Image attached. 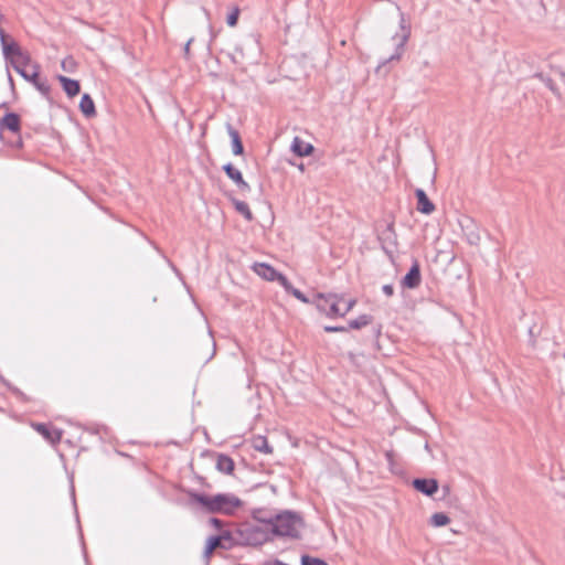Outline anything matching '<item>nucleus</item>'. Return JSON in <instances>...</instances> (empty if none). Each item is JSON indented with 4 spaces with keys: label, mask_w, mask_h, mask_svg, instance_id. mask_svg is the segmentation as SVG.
Returning a JSON list of instances; mask_svg holds the SVG:
<instances>
[{
    "label": "nucleus",
    "mask_w": 565,
    "mask_h": 565,
    "mask_svg": "<svg viewBox=\"0 0 565 565\" xmlns=\"http://www.w3.org/2000/svg\"><path fill=\"white\" fill-rule=\"evenodd\" d=\"M191 501L200 504L206 512L231 514L242 505L239 498L232 493L209 495L192 493Z\"/></svg>",
    "instance_id": "nucleus-1"
},
{
    "label": "nucleus",
    "mask_w": 565,
    "mask_h": 565,
    "mask_svg": "<svg viewBox=\"0 0 565 565\" xmlns=\"http://www.w3.org/2000/svg\"><path fill=\"white\" fill-rule=\"evenodd\" d=\"M269 524L275 535L297 539L303 526V521L297 513L285 511L273 518Z\"/></svg>",
    "instance_id": "nucleus-2"
},
{
    "label": "nucleus",
    "mask_w": 565,
    "mask_h": 565,
    "mask_svg": "<svg viewBox=\"0 0 565 565\" xmlns=\"http://www.w3.org/2000/svg\"><path fill=\"white\" fill-rule=\"evenodd\" d=\"M8 39L9 36L0 26V42L4 57L10 60L11 63L15 61L19 64L29 65L31 63L30 54L24 52L17 42H9Z\"/></svg>",
    "instance_id": "nucleus-3"
},
{
    "label": "nucleus",
    "mask_w": 565,
    "mask_h": 565,
    "mask_svg": "<svg viewBox=\"0 0 565 565\" xmlns=\"http://www.w3.org/2000/svg\"><path fill=\"white\" fill-rule=\"evenodd\" d=\"M25 66L26 65L19 64L18 62L12 61V67L14 68V71L19 73L25 81L32 83L35 86V88L47 98L50 95L51 87L46 79H41L39 77L40 66L36 63L33 64L31 73L25 70Z\"/></svg>",
    "instance_id": "nucleus-4"
},
{
    "label": "nucleus",
    "mask_w": 565,
    "mask_h": 565,
    "mask_svg": "<svg viewBox=\"0 0 565 565\" xmlns=\"http://www.w3.org/2000/svg\"><path fill=\"white\" fill-rule=\"evenodd\" d=\"M32 427L53 445L62 439V431L55 427L42 423H35Z\"/></svg>",
    "instance_id": "nucleus-5"
},
{
    "label": "nucleus",
    "mask_w": 565,
    "mask_h": 565,
    "mask_svg": "<svg viewBox=\"0 0 565 565\" xmlns=\"http://www.w3.org/2000/svg\"><path fill=\"white\" fill-rule=\"evenodd\" d=\"M254 271L260 276L262 278L268 280V281H279L281 285V278H286L282 274L278 273L274 267L265 264V263H257L254 265Z\"/></svg>",
    "instance_id": "nucleus-6"
},
{
    "label": "nucleus",
    "mask_w": 565,
    "mask_h": 565,
    "mask_svg": "<svg viewBox=\"0 0 565 565\" xmlns=\"http://www.w3.org/2000/svg\"><path fill=\"white\" fill-rule=\"evenodd\" d=\"M226 175L237 185L242 192H249L250 185L243 179L242 172L236 169L232 163L223 167Z\"/></svg>",
    "instance_id": "nucleus-7"
},
{
    "label": "nucleus",
    "mask_w": 565,
    "mask_h": 565,
    "mask_svg": "<svg viewBox=\"0 0 565 565\" xmlns=\"http://www.w3.org/2000/svg\"><path fill=\"white\" fill-rule=\"evenodd\" d=\"M422 281L420 268L417 262H414L409 271L405 275L402 280V285L406 288L414 289L419 286Z\"/></svg>",
    "instance_id": "nucleus-8"
},
{
    "label": "nucleus",
    "mask_w": 565,
    "mask_h": 565,
    "mask_svg": "<svg viewBox=\"0 0 565 565\" xmlns=\"http://www.w3.org/2000/svg\"><path fill=\"white\" fill-rule=\"evenodd\" d=\"M413 487L417 491L431 497L438 491V481L436 479H414Z\"/></svg>",
    "instance_id": "nucleus-9"
},
{
    "label": "nucleus",
    "mask_w": 565,
    "mask_h": 565,
    "mask_svg": "<svg viewBox=\"0 0 565 565\" xmlns=\"http://www.w3.org/2000/svg\"><path fill=\"white\" fill-rule=\"evenodd\" d=\"M415 195L417 199V210L420 213L429 215L435 211L434 203L428 199L426 192L423 189H416Z\"/></svg>",
    "instance_id": "nucleus-10"
},
{
    "label": "nucleus",
    "mask_w": 565,
    "mask_h": 565,
    "mask_svg": "<svg viewBox=\"0 0 565 565\" xmlns=\"http://www.w3.org/2000/svg\"><path fill=\"white\" fill-rule=\"evenodd\" d=\"M230 539V534L228 533H224L222 535H218V536H211L209 537L207 542H206V545H205V548H204V557L206 559H209L212 555V553L218 548V547H224L223 545V541L225 540H228Z\"/></svg>",
    "instance_id": "nucleus-11"
},
{
    "label": "nucleus",
    "mask_w": 565,
    "mask_h": 565,
    "mask_svg": "<svg viewBox=\"0 0 565 565\" xmlns=\"http://www.w3.org/2000/svg\"><path fill=\"white\" fill-rule=\"evenodd\" d=\"M56 78L62 84V87L68 97H74L79 93L81 86L78 81L68 78L64 75H57Z\"/></svg>",
    "instance_id": "nucleus-12"
},
{
    "label": "nucleus",
    "mask_w": 565,
    "mask_h": 565,
    "mask_svg": "<svg viewBox=\"0 0 565 565\" xmlns=\"http://www.w3.org/2000/svg\"><path fill=\"white\" fill-rule=\"evenodd\" d=\"M291 151L299 157H305L313 151V146L305 142L300 137H295L291 142Z\"/></svg>",
    "instance_id": "nucleus-13"
},
{
    "label": "nucleus",
    "mask_w": 565,
    "mask_h": 565,
    "mask_svg": "<svg viewBox=\"0 0 565 565\" xmlns=\"http://www.w3.org/2000/svg\"><path fill=\"white\" fill-rule=\"evenodd\" d=\"M318 299L323 300L324 302L329 303V308H328V311H327V315L329 317H333V316H337V315L341 316L343 310H341L340 307H339V300L340 299L338 298V296H335V295L324 296L322 294H319L318 295Z\"/></svg>",
    "instance_id": "nucleus-14"
},
{
    "label": "nucleus",
    "mask_w": 565,
    "mask_h": 565,
    "mask_svg": "<svg viewBox=\"0 0 565 565\" xmlns=\"http://www.w3.org/2000/svg\"><path fill=\"white\" fill-rule=\"evenodd\" d=\"M244 50H249L257 52L258 51V42L254 35H248L245 38L239 45L235 47V54L239 56H245Z\"/></svg>",
    "instance_id": "nucleus-15"
},
{
    "label": "nucleus",
    "mask_w": 565,
    "mask_h": 565,
    "mask_svg": "<svg viewBox=\"0 0 565 565\" xmlns=\"http://www.w3.org/2000/svg\"><path fill=\"white\" fill-rule=\"evenodd\" d=\"M79 109L83 115L87 118H92L96 115L95 104L88 94H84L79 102Z\"/></svg>",
    "instance_id": "nucleus-16"
},
{
    "label": "nucleus",
    "mask_w": 565,
    "mask_h": 565,
    "mask_svg": "<svg viewBox=\"0 0 565 565\" xmlns=\"http://www.w3.org/2000/svg\"><path fill=\"white\" fill-rule=\"evenodd\" d=\"M1 128H6L12 132H19L20 117L14 113L7 114L1 121Z\"/></svg>",
    "instance_id": "nucleus-17"
},
{
    "label": "nucleus",
    "mask_w": 565,
    "mask_h": 565,
    "mask_svg": "<svg viewBox=\"0 0 565 565\" xmlns=\"http://www.w3.org/2000/svg\"><path fill=\"white\" fill-rule=\"evenodd\" d=\"M227 132L232 140V150L233 153L239 156L243 153L244 148L241 140V136L236 129H234L231 125H227Z\"/></svg>",
    "instance_id": "nucleus-18"
},
{
    "label": "nucleus",
    "mask_w": 565,
    "mask_h": 565,
    "mask_svg": "<svg viewBox=\"0 0 565 565\" xmlns=\"http://www.w3.org/2000/svg\"><path fill=\"white\" fill-rule=\"evenodd\" d=\"M216 468L223 473L231 475L234 470V461L226 455H218L216 460Z\"/></svg>",
    "instance_id": "nucleus-19"
},
{
    "label": "nucleus",
    "mask_w": 565,
    "mask_h": 565,
    "mask_svg": "<svg viewBox=\"0 0 565 565\" xmlns=\"http://www.w3.org/2000/svg\"><path fill=\"white\" fill-rule=\"evenodd\" d=\"M253 448L259 452L271 454L273 447L264 436H255L252 440Z\"/></svg>",
    "instance_id": "nucleus-20"
},
{
    "label": "nucleus",
    "mask_w": 565,
    "mask_h": 565,
    "mask_svg": "<svg viewBox=\"0 0 565 565\" xmlns=\"http://www.w3.org/2000/svg\"><path fill=\"white\" fill-rule=\"evenodd\" d=\"M281 286L286 292L292 295L295 298L303 303H309V299L297 288H295L287 278H281Z\"/></svg>",
    "instance_id": "nucleus-21"
},
{
    "label": "nucleus",
    "mask_w": 565,
    "mask_h": 565,
    "mask_svg": "<svg viewBox=\"0 0 565 565\" xmlns=\"http://www.w3.org/2000/svg\"><path fill=\"white\" fill-rule=\"evenodd\" d=\"M235 210L242 214L247 221H252L253 220V213L252 211L249 210V206L247 203H245L244 201H239L237 199H232L231 200Z\"/></svg>",
    "instance_id": "nucleus-22"
},
{
    "label": "nucleus",
    "mask_w": 565,
    "mask_h": 565,
    "mask_svg": "<svg viewBox=\"0 0 565 565\" xmlns=\"http://www.w3.org/2000/svg\"><path fill=\"white\" fill-rule=\"evenodd\" d=\"M408 39V33H404L402 34L401 36H398V41H397V47H396V51L393 55H391L387 60H385L384 64L387 63V62H391V61H398L401 58V55L404 51V45L406 43Z\"/></svg>",
    "instance_id": "nucleus-23"
},
{
    "label": "nucleus",
    "mask_w": 565,
    "mask_h": 565,
    "mask_svg": "<svg viewBox=\"0 0 565 565\" xmlns=\"http://www.w3.org/2000/svg\"><path fill=\"white\" fill-rule=\"evenodd\" d=\"M449 522H450V518L443 512L434 513L430 518V524L435 527L445 526Z\"/></svg>",
    "instance_id": "nucleus-24"
},
{
    "label": "nucleus",
    "mask_w": 565,
    "mask_h": 565,
    "mask_svg": "<svg viewBox=\"0 0 565 565\" xmlns=\"http://www.w3.org/2000/svg\"><path fill=\"white\" fill-rule=\"evenodd\" d=\"M372 322V317L369 316V315H362L360 317H358L356 319L354 320H351L349 322V327L351 329H361L363 327H366L367 324H370Z\"/></svg>",
    "instance_id": "nucleus-25"
},
{
    "label": "nucleus",
    "mask_w": 565,
    "mask_h": 565,
    "mask_svg": "<svg viewBox=\"0 0 565 565\" xmlns=\"http://www.w3.org/2000/svg\"><path fill=\"white\" fill-rule=\"evenodd\" d=\"M301 565H328V563L318 557L303 555L301 557Z\"/></svg>",
    "instance_id": "nucleus-26"
},
{
    "label": "nucleus",
    "mask_w": 565,
    "mask_h": 565,
    "mask_svg": "<svg viewBox=\"0 0 565 565\" xmlns=\"http://www.w3.org/2000/svg\"><path fill=\"white\" fill-rule=\"evenodd\" d=\"M61 66H62L63 71H65L67 73H72L76 68V62L74 61L73 57L68 56L62 61Z\"/></svg>",
    "instance_id": "nucleus-27"
},
{
    "label": "nucleus",
    "mask_w": 565,
    "mask_h": 565,
    "mask_svg": "<svg viewBox=\"0 0 565 565\" xmlns=\"http://www.w3.org/2000/svg\"><path fill=\"white\" fill-rule=\"evenodd\" d=\"M238 17H239V9L238 8H234L232 10V12L226 18L227 24L230 26H235L237 24Z\"/></svg>",
    "instance_id": "nucleus-28"
},
{
    "label": "nucleus",
    "mask_w": 565,
    "mask_h": 565,
    "mask_svg": "<svg viewBox=\"0 0 565 565\" xmlns=\"http://www.w3.org/2000/svg\"><path fill=\"white\" fill-rule=\"evenodd\" d=\"M541 78L543 79V82L545 83V85L554 93V94H558V89L554 83V81L552 78H544L543 76H541Z\"/></svg>",
    "instance_id": "nucleus-29"
},
{
    "label": "nucleus",
    "mask_w": 565,
    "mask_h": 565,
    "mask_svg": "<svg viewBox=\"0 0 565 565\" xmlns=\"http://www.w3.org/2000/svg\"><path fill=\"white\" fill-rule=\"evenodd\" d=\"M324 331L328 333L344 332V331H347V328L345 327L326 326Z\"/></svg>",
    "instance_id": "nucleus-30"
},
{
    "label": "nucleus",
    "mask_w": 565,
    "mask_h": 565,
    "mask_svg": "<svg viewBox=\"0 0 565 565\" xmlns=\"http://www.w3.org/2000/svg\"><path fill=\"white\" fill-rule=\"evenodd\" d=\"M382 290H383L384 295L387 296V297H391L394 294V288H393L392 285H384L382 287Z\"/></svg>",
    "instance_id": "nucleus-31"
},
{
    "label": "nucleus",
    "mask_w": 565,
    "mask_h": 565,
    "mask_svg": "<svg viewBox=\"0 0 565 565\" xmlns=\"http://www.w3.org/2000/svg\"><path fill=\"white\" fill-rule=\"evenodd\" d=\"M354 305H355V300L354 299L349 300L347 306H345V308H344V310L342 311L341 316L342 317L345 316L354 307Z\"/></svg>",
    "instance_id": "nucleus-32"
},
{
    "label": "nucleus",
    "mask_w": 565,
    "mask_h": 565,
    "mask_svg": "<svg viewBox=\"0 0 565 565\" xmlns=\"http://www.w3.org/2000/svg\"><path fill=\"white\" fill-rule=\"evenodd\" d=\"M317 307H318L319 310L324 311L327 313L328 308H329V303H327L323 300L319 299V302H318Z\"/></svg>",
    "instance_id": "nucleus-33"
},
{
    "label": "nucleus",
    "mask_w": 565,
    "mask_h": 565,
    "mask_svg": "<svg viewBox=\"0 0 565 565\" xmlns=\"http://www.w3.org/2000/svg\"><path fill=\"white\" fill-rule=\"evenodd\" d=\"M211 523L216 526V527H220L221 524H222V521L220 519H216V518H212L211 519Z\"/></svg>",
    "instance_id": "nucleus-34"
},
{
    "label": "nucleus",
    "mask_w": 565,
    "mask_h": 565,
    "mask_svg": "<svg viewBox=\"0 0 565 565\" xmlns=\"http://www.w3.org/2000/svg\"><path fill=\"white\" fill-rule=\"evenodd\" d=\"M191 43H192V40H189V41L186 42L185 46H184V53H185V55H189V53H190V45H191Z\"/></svg>",
    "instance_id": "nucleus-35"
},
{
    "label": "nucleus",
    "mask_w": 565,
    "mask_h": 565,
    "mask_svg": "<svg viewBox=\"0 0 565 565\" xmlns=\"http://www.w3.org/2000/svg\"><path fill=\"white\" fill-rule=\"evenodd\" d=\"M425 449H426L428 452H430V448H429L428 443H426V444H425Z\"/></svg>",
    "instance_id": "nucleus-36"
},
{
    "label": "nucleus",
    "mask_w": 565,
    "mask_h": 565,
    "mask_svg": "<svg viewBox=\"0 0 565 565\" xmlns=\"http://www.w3.org/2000/svg\"><path fill=\"white\" fill-rule=\"evenodd\" d=\"M275 565H288V564H285V563L280 562V561H276Z\"/></svg>",
    "instance_id": "nucleus-37"
},
{
    "label": "nucleus",
    "mask_w": 565,
    "mask_h": 565,
    "mask_svg": "<svg viewBox=\"0 0 565 565\" xmlns=\"http://www.w3.org/2000/svg\"><path fill=\"white\" fill-rule=\"evenodd\" d=\"M387 230H388V231H393V224H390V225L387 226Z\"/></svg>",
    "instance_id": "nucleus-38"
},
{
    "label": "nucleus",
    "mask_w": 565,
    "mask_h": 565,
    "mask_svg": "<svg viewBox=\"0 0 565 565\" xmlns=\"http://www.w3.org/2000/svg\"><path fill=\"white\" fill-rule=\"evenodd\" d=\"M9 81H10L11 85H13V79L10 74H9Z\"/></svg>",
    "instance_id": "nucleus-39"
}]
</instances>
